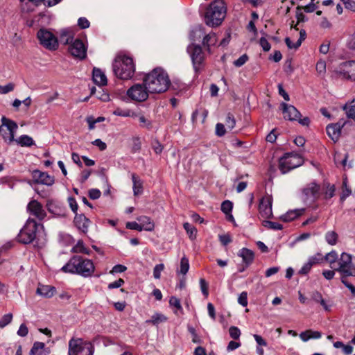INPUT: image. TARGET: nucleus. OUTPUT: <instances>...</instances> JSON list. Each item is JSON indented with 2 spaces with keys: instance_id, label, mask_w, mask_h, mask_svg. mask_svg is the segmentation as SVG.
Masks as SVG:
<instances>
[{
  "instance_id": "obj_15",
  "label": "nucleus",
  "mask_w": 355,
  "mask_h": 355,
  "mask_svg": "<svg viewBox=\"0 0 355 355\" xmlns=\"http://www.w3.org/2000/svg\"><path fill=\"white\" fill-rule=\"evenodd\" d=\"M138 220L140 223H144V220H146V221H148V224H144V223L139 224L137 222H128L126 223V228L130 229V230H137L139 232H141L142 230L150 232L154 230V227H155L154 223H153V221L150 220V218L143 216L139 217L138 218Z\"/></svg>"
},
{
  "instance_id": "obj_61",
  "label": "nucleus",
  "mask_w": 355,
  "mask_h": 355,
  "mask_svg": "<svg viewBox=\"0 0 355 355\" xmlns=\"http://www.w3.org/2000/svg\"><path fill=\"white\" fill-rule=\"evenodd\" d=\"M68 202H69V205L70 208L71 209L73 212L76 214H77V211H78V204L76 202V199L74 198H73V197H69L68 198Z\"/></svg>"
},
{
  "instance_id": "obj_49",
  "label": "nucleus",
  "mask_w": 355,
  "mask_h": 355,
  "mask_svg": "<svg viewBox=\"0 0 355 355\" xmlns=\"http://www.w3.org/2000/svg\"><path fill=\"white\" fill-rule=\"evenodd\" d=\"M323 260V257L320 253H318L313 256H311L309 258L308 262L311 264V266L313 265L320 263Z\"/></svg>"
},
{
  "instance_id": "obj_57",
  "label": "nucleus",
  "mask_w": 355,
  "mask_h": 355,
  "mask_svg": "<svg viewBox=\"0 0 355 355\" xmlns=\"http://www.w3.org/2000/svg\"><path fill=\"white\" fill-rule=\"evenodd\" d=\"M15 85L12 83H8L6 85H0V94H6L14 89Z\"/></svg>"
},
{
  "instance_id": "obj_22",
  "label": "nucleus",
  "mask_w": 355,
  "mask_h": 355,
  "mask_svg": "<svg viewBox=\"0 0 355 355\" xmlns=\"http://www.w3.org/2000/svg\"><path fill=\"white\" fill-rule=\"evenodd\" d=\"M260 212L266 217L272 214V200L270 196L263 198L259 205Z\"/></svg>"
},
{
  "instance_id": "obj_44",
  "label": "nucleus",
  "mask_w": 355,
  "mask_h": 355,
  "mask_svg": "<svg viewBox=\"0 0 355 355\" xmlns=\"http://www.w3.org/2000/svg\"><path fill=\"white\" fill-rule=\"evenodd\" d=\"M352 193L351 189L347 186V180L344 178L343 181V191L340 196V200L344 201L346 198L349 196Z\"/></svg>"
},
{
  "instance_id": "obj_21",
  "label": "nucleus",
  "mask_w": 355,
  "mask_h": 355,
  "mask_svg": "<svg viewBox=\"0 0 355 355\" xmlns=\"http://www.w3.org/2000/svg\"><path fill=\"white\" fill-rule=\"evenodd\" d=\"M320 186L314 182L308 184L303 189L304 200H312L316 198L319 195Z\"/></svg>"
},
{
  "instance_id": "obj_39",
  "label": "nucleus",
  "mask_w": 355,
  "mask_h": 355,
  "mask_svg": "<svg viewBox=\"0 0 355 355\" xmlns=\"http://www.w3.org/2000/svg\"><path fill=\"white\" fill-rule=\"evenodd\" d=\"M205 33L204 31V29L198 26L195 27L190 33V38L193 41L198 40L200 39L202 37H204Z\"/></svg>"
},
{
  "instance_id": "obj_28",
  "label": "nucleus",
  "mask_w": 355,
  "mask_h": 355,
  "mask_svg": "<svg viewBox=\"0 0 355 355\" xmlns=\"http://www.w3.org/2000/svg\"><path fill=\"white\" fill-rule=\"evenodd\" d=\"M321 336L322 334L320 331L311 329L304 331L300 334V338L303 342H307L310 339H319Z\"/></svg>"
},
{
  "instance_id": "obj_33",
  "label": "nucleus",
  "mask_w": 355,
  "mask_h": 355,
  "mask_svg": "<svg viewBox=\"0 0 355 355\" xmlns=\"http://www.w3.org/2000/svg\"><path fill=\"white\" fill-rule=\"evenodd\" d=\"M169 305L175 309L173 311L175 315L183 313V308L181 305L180 300L178 297L171 296L169 299Z\"/></svg>"
},
{
  "instance_id": "obj_6",
  "label": "nucleus",
  "mask_w": 355,
  "mask_h": 355,
  "mask_svg": "<svg viewBox=\"0 0 355 355\" xmlns=\"http://www.w3.org/2000/svg\"><path fill=\"white\" fill-rule=\"evenodd\" d=\"M334 270L341 275L342 278L355 277V266L352 263V255L343 252L338 259V267Z\"/></svg>"
},
{
  "instance_id": "obj_46",
  "label": "nucleus",
  "mask_w": 355,
  "mask_h": 355,
  "mask_svg": "<svg viewBox=\"0 0 355 355\" xmlns=\"http://www.w3.org/2000/svg\"><path fill=\"white\" fill-rule=\"evenodd\" d=\"M180 272L182 275H186L189 269V259L184 256L180 260Z\"/></svg>"
},
{
  "instance_id": "obj_10",
  "label": "nucleus",
  "mask_w": 355,
  "mask_h": 355,
  "mask_svg": "<svg viewBox=\"0 0 355 355\" xmlns=\"http://www.w3.org/2000/svg\"><path fill=\"white\" fill-rule=\"evenodd\" d=\"M148 87L144 83V85L135 84L132 86L127 91V95L132 101L143 102L148 98Z\"/></svg>"
},
{
  "instance_id": "obj_51",
  "label": "nucleus",
  "mask_w": 355,
  "mask_h": 355,
  "mask_svg": "<svg viewBox=\"0 0 355 355\" xmlns=\"http://www.w3.org/2000/svg\"><path fill=\"white\" fill-rule=\"evenodd\" d=\"M236 124V120L232 114L229 113L226 116L225 125L230 130H232Z\"/></svg>"
},
{
  "instance_id": "obj_45",
  "label": "nucleus",
  "mask_w": 355,
  "mask_h": 355,
  "mask_svg": "<svg viewBox=\"0 0 355 355\" xmlns=\"http://www.w3.org/2000/svg\"><path fill=\"white\" fill-rule=\"evenodd\" d=\"M183 227L187 233L189 234V238L191 239H194L197 233L196 228L189 223H184Z\"/></svg>"
},
{
  "instance_id": "obj_42",
  "label": "nucleus",
  "mask_w": 355,
  "mask_h": 355,
  "mask_svg": "<svg viewBox=\"0 0 355 355\" xmlns=\"http://www.w3.org/2000/svg\"><path fill=\"white\" fill-rule=\"evenodd\" d=\"M216 42V36L215 33H210L205 35L203 38L202 44L204 46H207L209 49L210 46L214 45Z\"/></svg>"
},
{
  "instance_id": "obj_31",
  "label": "nucleus",
  "mask_w": 355,
  "mask_h": 355,
  "mask_svg": "<svg viewBox=\"0 0 355 355\" xmlns=\"http://www.w3.org/2000/svg\"><path fill=\"white\" fill-rule=\"evenodd\" d=\"M134 118H137L139 121V125L141 128H146L147 130H151L153 128V122L148 118L142 114H137Z\"/></svg>"
},
{
  "instance_id": "obj_34",
  "label": "nucleus",
  "mask_w": 355,
  "mask_h": 355,
  "mask_svg": "<svg viewBox=\"0 0 355 355\" xmlns=\"http://www.w3.org/2000/svg\"><path fill=\"white\" fill-rule=\"evenodd\" d=\"M354 102L353 99L349 103H345L343 107V110L345 112L346 116L348 119H352L355 121V105H352Z\"/></svg>"
},
{
  "instance_id": "obj_59",
  "label": "nucleus",
  "mask_w": 355,
  "mask_h": 355,
  "mask_svg": "<svg viewBox=\"0 0 355 355\" xmlns=\"http://www.w3.org/2000/svg\"><path fill=\"white\" fill-rule=\"evenodd\" d=\"M127 270L126 266L121 265V264H117L115 265L111 271L110 272L111 274H116V273H121L123 272H125Z\"/></svg>"
},
{
  "instance_id": "obj_58",
  "label": "nucleus",
  "mask_w": 355,
  "mask_h": 355,
  "mask_svg": "<svg viewBox=\"0 0 355 355\" xmlns=\"http://www.w3.org/2000/svg\"><path fill=\"white\" fill-rule=\"evenodd\" d=\"M200 289H201V291H202V294L205 297H207L208 295H209L208 284L206 282V281L204 279H202V278H201L200 279Z\"/></svg>"
},
{
  "instance_id": "obj_30",
  "label": "nucleus",
  "mask_w": 355,
  "mask_h": 355,
  "mask_svg": "<svg viewBox=\"0 0 355 355\" xmlns=\"http://www.w3.org/2000/svg\"><path fill=\"white\" fill-rule=\"evenodd\" d=\"M55 292V288L53 286L49 285H42L37 288V293L40 295L51 297H52Z\"/></svg>"
},
{
  "instance_id": "obj_60",
  "label": "nucleus",
  "mask_w": 355,
  "mask_h": 355,
  "mask_svg": "<svg viewBox=\"0 0 355 355\" xmlns=\"http://www.w3.org/2000/svg\"><path fill=\"white\" fill-rule=\"evenodd\" d=\"M238 302L243 306H246L248 304V297L246 292H242L238 298Z\"/></svg>"
},
{
  "instance_id": "obj_20",
  "label": "nucleus",
  "mask_w": 355,
  "mask_h": 355,
  "mask_svg": "<svg viewBox=\"0 0 355 355\" xmlns=\"http://www.w3.org/2000/svg\"><path fill=\"white\" fill-rule=\"evenodd\" d=\"M345 125V122H340L329 124L327 126L326 130L328 136L334 141H337L340 136L341 129Z\"/></svg>"
},
{
  "instance_id": "obj_24",
  "label": "nucleus",
  "mask_w": 355,
  "mask_h": 355,
  "mask_svg": "<svg viewBox=\"0 0 355 355\" xmlns=\"http://www.w3.org/2000/svg\"><path fill=\"white\" fill-rule=\"evenodd\" d=\"M50 349L45 347V345L42 342H35L31 351L30 355H49Z\"/></svg>"
},
{
  "instance_id": "obj_25",
  "label": "nucleus",
  "mask_w": 355,
  "mask_h": 355,
  "mask_svg": "<svg viewBox=\"0 0 355 355\" xmlns=\"http://www.w3.org/2000/svg\"><path fill=\"white\" fill-rule=\"evenodd\" d=\"M92 78L94 82L99 86L105 85L107 82V77L104 72L96 67L93 69Z\"/></svg>"
},
{
  "instance_id": "obj_36",
  "label": "nucleus",
  "mask_w": 355,
  "mask_h": 355,
  "mask_svg": "<svg viewBox=\"0 0 355 355\" xmlns=\"http://www.w3.org/2000/svg\"><path fill=\"white\" fill-rule=\"evenodd\" d=\"M315 70L319 77L324 78L327 73L326 62L322 59H320L315 64Z\"/></svg>"
},
{
  "instance_id": "obj_13",
  "label": "nucleus",
  "mask_w": 355,
  "mask_h": 355,
  "mask_svg": "<svg viewBox=\"0 0 355 355\" xmlns=\"http://www.w3.org/2000/svg\"><path fill=\"white\" fill-rule=\"evenodd\" d=\"M187 51L190 54L193 67L197 71L204 60L202 50L199 45L191 44L187 47Z\"/></svg>"
},
{
  "instance_id": "obj_56",
  "label": "nucleus",
  "mask_w": 355,
  "mask_h": 355,
  "mask_svg": "<svg viewBox=\"0 0 355 355\" xmlns=\"http://www.w3.org/2000/svg\"><path fill=\"white\" fill-rule=\"evenodd\" d=\"M248 60L247 54H243L234 62V64L236 67L243 66Z\"/></svg>"
},
{
  "instance_id": "obj_5",
  "label": "nucleus",
  "mask_w": 355,
  "mask_h": 355,
  "mask_svg": "<svg viewBox=\"0 0 355 355\" xmlns=\"http://www.w3.org/2000/svg\"><path fill=\"white\" fill-rule=\"evenodd\" d=\"M303 158L298 154L287 153L279 160V168L282 173H286L303 164Z\"/></svg>"
},
{
  "instance_id": "obj_38",
  "label": "nucleus",
  "mask_w": 355,
  "mask_h": 355,
  "mask_svg": "<svg viewBox=\"0 0 355 355\" xmlns=\"http://www.w3.org/2000/svg\"><path fill=\"white\" fill-rule=\"evenodd\" d=\"M132 180L133 182V192L135 196L141 194L143 191L142 182L138 178L135 174L132 175Z\"/></svg>"
},
{
  "instance_id": "obj_48",
  "label": "nucleus",
  "mask_w": 355,
  "mask_h": 355,
  "mask_svg": "<svg viewBox=\"0 0 355 355\" xmlns=\"http://www.w3.org/2000/svg\"><path fill=\"white\" fill-rule=\"evenodd\" d=\"M12 313H7L5 314L1 319H0V328H4L6 326H7L8 324H10L12 322Z\"/></svg>"
},
{
  "instance_id": "obj_19",
  "label": "nucleus",
  "mask_w": 355,
  "mask_h": 355,
  "mask_svg": "<svg viewBox=\"0 0 355 355\" xmlns=\"http://www.w3.org/2000/svg\"><path fill=\"white\" fill-rule=\"evenodd\" d=\"M21 9L24 11L29 12L33 10V8L37 5L38 0H19ZM45 5L53 6L58 3L61 0H42Z\"/></svg>"
},
{
  "instance_id": "obj_23",
  "label": "nucleus",
  "mask_w": 355,
  "mask_h": 355,
  "mask_svg": "<svg viewBox=\"0 0 355 355\" xmlns=\"http://www.w3.org/2000/svg\"><path fill=\"white\" fill-rule=\"evenodd\" d=\"M304 208L289 210L285 214L282 215L280 216V220H282L284 222L292 221L297 218V217H299L300 216H302L304 213Z\"/></svg>"
},
{
  "instance_id": "obj_37",
  "label": "nucleus",
  "mask_w": 355,
  "mask_h": 355,
  "mask_svg": "<svg viewBox=\"0 0 355 355\" xmlns=\"http://www.w3.org/2000/svg\"><path fill=\"white\" fill-rule=\"evenodd\" d=\"M167 318L159 313H155L154 315H152L151 318L150 320H146V323H150L153 325H158L160 323H162L165 321H166Z\"/></svg>"
},
{
  "instance_id": "obj_7",
  "label": "nucleus",
  "mask_w": 355,
  "mask_h": 355,
  "mask_svg": "<svg viewBox=\"0 0 355 355\" xmlns=\"http://www.w3.org/2000/svg\"><path fill=\"white\" fill-rule=\"evenodd\" d=\"M93 346L80 338H72L69 342V355H93Z\"/></svg>"
},
{
  "instance_id": "obj_47",
  "label": "nucleus",
  "mask_w": 355,
  "mask_h": 355,
  "mask_svg": "<svg viewBox=\"0 0 355 355\" xmlns=\"http://www.w3.org/2000/svg\"><path fill=\"white\" fill-rule=\"evenodd\" d=\"M263 225L266 227H268L274 230H280L282 229V225L279 223L270 221V220H264L263 222Z\"/></svg>"
},
{
  "instance_id": "obj_27",
  "label": "nucleus",
  "mask_w": 355,
  "mask_h": 355,
  "mask_svg": "<svg viewBox=\"0 0 355 355\" xmlns=\"http://www.w3.org/2000/svg\"><path fill=\"white\" fill-rule=\"evenodd\" d=\"M238 255L241 257L243 261L247 265H250L254 260V252L248 248H243L239 250Z\"/></svg>"
},
{
  "instance_id": "obj_9",
  "label": "nucleus",
  "mask_w": 355,
  "mask_h": 355,
  "mask_svg": "<svg viewBox=\"0 0 355 355\" xmlns=\"http://www.w3.org/2000/svg\"><path fill=\"white\" fill-rule=\"evenodd\" d=\"M40 44L45 49L50 51H55L58 48V40L57 37L49 30L41 28L37 33Z\"/></svg>"
},
{
  "instance_id": "obj_11",
  "label": "nucleus",
  "mask_w": 355,
  "mask_h": 355,
  "mask_svg": "<svg viewBox=\"0 0 355 355\" xmlns=\"http://www.w3.org/2000/svg\"><path fill=\"white\" fill-rule=\"evenodd\" d=\"M1 121L2 128H6L9 132L8 135L7 133H1L2 137L6 142L10 144L15 140V134L18 128V125L14 121L6 116H2Z\"/></svg>"
},
{
  "instance_id": "obj_32",
  "label": "nucleus",
  "mask_w": 355,
  "mask_h": 355,
  "mask_svg": "<svg viewBox=\"0 0 355 355\" xmlns=\"http://www.w3.org/2000/svg\"><path fill=\"white\" fill-rule=\"evenodd\" d=\"M14 141L21 146L30 147L35 145L33 138L26 135H21L16 139H15Z\"/></svg>"
},
{
  "instance_id": "obj_43",
  "label": "nucleus",
  "mask_w": 355,
  "mask_h": 355,
  "mask_svg": "<svg viewBox=\"0 0 355 355\" xmlns=\"http://www.w3.org/2000/svg\"><path fill=\"white\" fill-rule=\"evenodd\" d=\"M71 252L73 253H84L89 254V251L85 248L83 241L81 240H79L76 245L72 248Z\"/></svg>"
},
{
  "instance_id": "obj_50",
  "label": "nucleus",
  "mask_w": 355,
  "mask_h": 355,
  "mask_svg": "<svg viewBox=\"0 0 355 355\" xmlns=\"http://www.w3.org/2000/svg\"><path fill=\"white\" fill-rule=\"evenodd\" d=\"M232 208L233 205L230 200H225L221 205V210L225 214L231 213Z\"/></svg>"
},
{
  "instance_id": "obj_64",
  "label": "nucleus",
  "mask_w": 355,
  "mask_h": 355,
  "mask_svg": "<svg viewBox=\"0 0 355 355\" xmlns=\"http://www.w3.org/2000/svg\"><path fill=\"white\" fill-rule=\"evenodd\" d=\"M28 333V327L25 324H21L17 331V335L21 337H24L27 336Z\"/></svg>"
},
{
  "instance_id": "obj_62",
  "label": "nucleus",
  "mask_w": 355,
  "mask_h": 355,
  "mask_svg": "<svg viewBox=\"0 0 355 355\" xmlns=\"http://www.w3.org/2000/svg\"><path fill=\"white\" fill-rule=\"evenodd\" d=\"M216 134L218 137H222L225 134V125L222 123H217L216 125Z\"/></svg>"
},
{
  "instance_id": "obj_35",
  "label": "nucleus",
  "mask_w": 355,
  "mask_h": 355,
  "mask_svg": "<svg viewBox=\"0 0 355 355\" xmlns=\"http://www.w3.org/2000/svg\"><path fill=\"white\" fill-rule=\"evenodd\" d=\"M323 259H324L329 263L330 267L332 269H334L336 268L335 264L337 261H338V259H339L338 254L336 251L331 250L330 252L327 253L324 256V257H323Z\"/></svg>"
},
{
  "instance_id": "obj_26",
  "label": "nucleus",
  "mask_w": 355,
  "mask_h": 355,
  "mask_svg": "<svg viewBox=\"0 0 355 355\" xmlns=\"http://www.w3.org/2000/svg\"><path fill=\"white\" fill-rule=\"evenodd\" d=\"M89 220L83 214H76L74 218L76 226L83 232H86L89 226Z\"/></svg>"
},
{
  "instance_id": "obj_4",
  "label": "nucleus",
  "mask_w": 355,
  "mask_h": 355,
  "mask_svg": "<svg viewBox=\"0 0 355 355\" xmlns=\"http://www.w3.org/2000/svg\"><path fill=\"white\" fill-rule=\"evenodd\" d=\"M226 9L222 0H215L209 6L205 16V20L209 26H217L221 24L225 17Z\"/></svg>"
},
{
  "instance_id": "obj_29",
  "label": "nucleus",
  "mask_w": 355,
  "mask_h": 355,
  "mask_svg": "<svg viewBox=\"0 0 355 355\" xmlns=\"http://www.w3.org/2000/svg\"><path fill=\"white\" fill-rule=\"evenodd\" d=\"M60 42L64 44H71L73 42V33L70 29H63L60 34Z\"/></svg>"
},
{
  "instance_id": "obj_17",
  "label": "nucleus",
  "mask_w": 355,
  "mask_h": 355,
  "mask_svg": "<svg viewBox=\"0 0 355 355\" xmlns=\"http://www.w3.org/2000/svg\"><path fill=\"white\" fill-rule=\"evenodd\" d=\"M32 178L33 180L38 184L47 186H51L54 184V178L47 173L42 172L39 170H35L32 172Z\"/></svg>"
},
{
  "instance_id": "obj_3",
  "label": "nucleus",
  "mask_w": 355,
  "mask_h": 355,
  "mask_svg": "<svg viewBox=\"0 0 355 355\" xmlns=\"http://www.w3.org/2000/svg\"><path fill=\"white\" fill-rule=\"evenodd\" d=\"M113 71L114 74L121 79L131 78L135 71L132 58L126 55H119L113 63Z\"/></svg>"
},
{
  "instance_id": "obj_8",
  "label": "nucleus",
  "mask_w": 355,
  "mask_h": 355,
  "mask_svg": "<svg viewBox=\"0 0 355 355\" xmlns=\"http://www.w3.org/2000/svg\"><path fill=\"white\" fill-rule=\"evenodd\" d=\"M37 224L34 219L28 218L18 234V240L20 243L28 244L31 243L36 236Z\"/></svg>"
},
{
  "instance_id": "obj_1",
  "label": "nucleus",
  "mask_w": 355,
  "mask_h": 355,
  "mask_svg": "<svg viewBox=\"0 0 355 355\" xmlns=\"http://www.w3.org/2000/svg\"><path fill=\"white\" fill-rule=\"evenodd\" d=\"M61 270L65 273L76 274L84 277H89L93 275L95 266L92 260L75 255L62 267Z\"/></svg>"
},
{
  "instance_id": "obj_14",
  "label": "nucleus",
  "mask_w": 355,
  "mask_h": 355,
  "mask_svg": "<svg viewBox=\"0 0 355 355\" xmlns=\"http://www.w3.org/2000/svg\"><path fill=\"white\" fill-rule=\"evenodd\" d=\"M69 52L74 58L83 60L87 56V47L79 39H76L69 46Z\"/></svg>"
},
{
  "instance_id": "obj_40",
  "label": "nucleus",
  "mask_w": 355,
  "mask_h": 355,
  "mask_svg": "<svg viewBox=\"0 0 355 355\" xmlns=\"http://www.w3.org/2000/svg\"><path fill=\"white\" fill-rule=\"evenodd\" d=\"M113 114L123 117H135L136 113L129 109L116 108L113 111Z\"/></svg>"
},
{
  "instance_id": "obj_63",
  "label": "nucleus",
  "mask_w": 355,
  "mask_h": 355,
  "mask_svg": "<svg viewBox=\"0 0 355 355\" xmlns=\"http://www.w3.org/2000/svg\"><path fill=\"white\" fill-rule=\"evenodd\" d=\"M101 191L97 189H92L89 191V196L91 199L96 200L101 196Z\"/></svg>"
},
{
  "instance_id": "obj_53",
  "label": "nucleus",
  "mask_w": 355,
  "mask_h": 355,
  "mask_svg": "<svg viewBox=\"0 0 355 355\" xmlns=\"http://www.w3.org/2000/svg\"><path fill=\"white\" fill-rule=\"evenodd\" d=\"M285 42L290 49H297L301 45V39H298L296 42L293 43L289 37L285 39Z\"/></svg>"
},
{
  "instance_id": "obj_2",
  "label": "nucleus",
  "mask_w": 355,
  "mask_h": 355,
  "mask_svg": "<svg viewBox=\"0 0 355 355\" xmlns=\"http://www.w3.org/2000/svg\"><path fill=\"white\" fill-rule=\"evenodd\" d=\"M144 83L150 93L164 92L171 84L168 74L160 68H156L147 74Z\"/></svg>"
},
{
  "instance_id": "obj_16",
  "label": "nucleus",
  "mask_w": 355,
  "mask_h": 355,
  "mask_svg": "<svg viewBox=\"0 0 355 355\" xmlns=\"http://www.w3.org/2000/svg\"><path fill=\"white\" fill-rule=\"evenodd\" d=\"M27 209L30 214L34 216L40 220H43L46 216V211L43 209L42 205L35 200H31L28 204Z\"/></svg>"
},
{
  "instance_id": "obj_41",
  "label": "nucleus",
  "mask_w": 355,
  "mask_h": 355,
  "mask_svg": "<svg viewBox=\"0 0 355 355\" xmlns=\"http://www.w3.org/2000/svg\"><path fill=\"white\" fill-rule=\"evenodd\" d=\"M338 239V235L334 231H328L325 234V240L331 245H335L337 243Z\"/></svg>"
},
{
  "instance_id": "obj_18",
  "label": "nucleus",
  "mask_w": 355,
  "mask_h": 355,
  "mask_svg": "<svg viewBox=\"0 0 355 355\" xmlns=\"http://www.w3.org/2000/svg\"><path fill=\"white\" fill-rule=\"evenodd\" d=\"M281 107L285 119L297 121L301 116L300 112L293 105L282 103Z\"/></svg>"
},
{
  "instance_id": "obj_12",
  "label": "nucleus",
  "mask_w": 355,
  "mask_h": 355,
  "mask_svg": "<svg viewBox=\"0 0 355 355\" xmlns=\"http://www.w3.org/2000/svg\"><path fill=\"white\" fill-rule=\"evenodd\" d=\"M335 72L344 78L355 80V60L344 62L340 64Z\"/></svg>"
},
{
  "instance_id": "obj_52",
  "label": "nucleus",
  "mask_w": 355,
  "mask_h": 355,
  "mask_svg": "<svg viewBox=\"0 0 355 355\" xmlns=\"http://www.w3.org/2000/svg\"><path fill=\"white\" fill-rule=\"evenodd\" d=\"M164 269V265L163 263L157 264L153 269V277L154 278L159 279L161 277V272Z\"/></svg>"
},
{
  "instance_id": "obj_55",
  "label": "nucleus",
  "mask_w": 355,
  "mask_h": 355,
  "mask_svg": "<svg viewBox=\"0 0 355 355\" xmlns=\"http://www.w3.org/2000/svg\"><path fill=\"white\" fill-rule=\"evenodd\" d=\"M229 334L233 339H238L241 336V331L238 327L233 326L229 329Z\"/></svg>"
},
{
  "instance_id": "obj_54",
  "label": "nucleus",
  "mask_w": 355,
  "mask_h": 355,
  "mask_svg": "<svg viewBox=\"0 0 355 355\" xmlns=\"http://www.w3.org/2000/svg\"><path fill=\"white\" fill-rule=\"evenodd\" d=\"M188 331L192 336V342L194 343H200L201 339L197 334L195 329L191 326H188Z\"/></svg>"
}]
</instances>
